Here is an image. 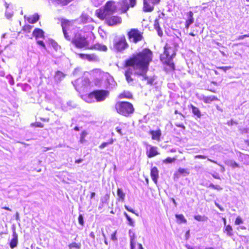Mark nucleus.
<instances>
[{
    "mask_svg": "<svg viewBox=\"0 0 249 249\" xmlns=\"http://www.w3.org/2000/svg\"><path fill=\"white\" fill-rule=\"evenodd\" d=\"M227 124L229 125H234L235 124H237V123L235 122H234V121H233L232 120H231V121L228 122Z\"/></svg>",
    "mask_w": 249,
    "mask_h": 249,
    "instance_id": "052dcab7",
    "label": "nucleus"
},
{
    "mask_svg": "<svg viewBox=\"0 0 249 249\" xmlns=\"http://www.w3.org/2000/svg\"><path fill=\"white\" fill-rule=\"evenodd\" d=\"M178 172L180 174H183L185 176L188 175L189 174V172L185 169L184 168H179L178 170Z\"/></svg>",
    "mask_w": 249,
    "mask_h": 249,
    "instance_id": "58836bf2",
    "label": "nucleus"
},
{
    "mask_svg": "<svg viewBox=\"0 0 249 249\" xmlns=\"http://www.w3.org/2000/svg\"><path fill=\"white\" fill-rule=\"evenodd\" d=\"M242 158H244L245 159H247L248 160H249V155H246V154H242L241 155Z\"/></svg>",
    "mask_w": 249,
    "mask_h": 249,
    "instance_id": "774afa93",
    "label": "nucleus"
},
{
    "mask_svg": "<svg viewBox=\"0 0 249 249\" xmlns=\"http://www.w3.org/2000/svg\"><path fill=\"white\" fill-rule=\"evenodd\" d=\"M78 220V222L80 225H83L84 224V218H83V215L81 214H80L79 215Z\"/></svg>",
    "mask_w": 249,
    "mask_h": 249,
    "instance_id": "09e8293b",
    "label": "nucleus"
},
{
    "mask_svg": "<svg viewBox=\"0 0 249 249\" xmlns=\"http://www.w3.org/2000/svg\"><path fill=\"white\" fill-rule=\"evenodd\" d=\"M37 43L39 45L42 46V47H43L44 48H45V44L42 40H37Z\"/></svg>",
    "mask_w": 249,
    "mask_h": 249,
    "instance_id": "13d9d810",
    "label": "nucleus"
},
{
    "mask_svg": "<svg viewBox=\"0 0 249 249\" xmlns=\"http://www.w3.org/2000/svg\"><path fill=\"white\" fill-rule=\"evenodd\" d=\"M152 52L148 49L142 52L125 61L126 70L124 75H132L133 73L140 75L147 72L149 63L152 61Z\"/></svg>",
    "mask_w": 249,
    "mask_h": 249,
    "instance_id": "f257e3e1",
    "label": "nucleus"
},
{
    "mask_svg": "<svg viewBox=\"0 0 249 249\" xmlns=\"http://www.w3.org/2000/svg\"><path fill=\"white\" fill-rule=\"evenodd\" d=\"M243 223V221L242 219L240 216H238L236 217L235 221V225H238L241 224H242Z\"/></svg>",
    "mask_w": 249,
    "mask_h": 249,
    "instance_id": "a18cd8bd",
    "label": "nucleus"
},
{
    "mask_svg": "<svg viewBox=\"0 0 249 249\" xmlns=\"http://www.w3.org/2000/svg\"><path fill=\"white\" fill-rule=\"evenodd\" d=\"M71 42L77 48H88V42L85 36L79 33L75 34L74 36L72 39Z\"/></svg>",
    "mask_w": 249,
    "mask_h": 249,
    "instance_id": "0eeeda50",
    "label": "nucleus"
},
{
    "mask_svg": "<svg viewBox=\"0 0 249 249\" xmlns=\"http://www.w3.org/2000/svg\"><path fill=\"white\" fill-rule=\"evenodd\" d=\"M61 26L65 38L68 40H70L71 39V36L69 35V31H70L72 27L70 22L68 20H63L61 22Z\"/></svg>",
    "mask_w": 249,
    "mask_h": 249,
    "instance_id": "9d476101",
    "label": "nucleus"
},
{
    "mask_svg": "<svg viewBox=\"0 0 249 249\" xmlns=\"http://www.w3.org/2000/svg\"><path fill=\"white\" fill-rule=\"evenodd\" d=\"M150 134L152 136V139L157 141H160V138L161 136V132L160 129L157 130H151L149 132Z\"/></svg>",
    "mask_w": 249,
    "mask_h": 249,
    "instance_id": "2eb2a0df",
    "label": "nucleus"
},
{
    "mask_svg": "<svg viewBox=\"0 0 249 249\" xmlns=\"http://www.w3.org/2000/svg\"><path fill=\"white\" fill-rule=\"evenodd\" d=\"M69 247L70 249H72L73 248H75V249H79L80 248V246L75 242L72 243L70 244Z\"/></svg>",
    "mask_w": 249,
    "mask_h": 249,
    "instance_id": "c03bdc74",
    "label": "nucleus"
},
{
    "mask_svg": "<svg viewBox=\"0 0 249 249\" xmlns=\"http://www.w3.org/2000/svg\"><path fill=\"white\" fill-rule=\"evenodd\" d=\"M232 231V228L231 225H228L226 226L225 229V231L227 232V234L228 236H232L233 235Z\"/></svg>",
    "mask_w": 249,
    "mask_h": 249,
    "instance_id": "f704fd0d",
    "label": "nucleus"
},
{
    "mask_svg": "<svg viewBox=\"0 0 249 249\" xmlns=\"http://www.w3.org/2000/svg\"><path fill=\"white\" fill-rule=\"evenodd\" d=\"M156 30L157 32L158 35L160 36H161L163 35V33H162V31L161 29L160 28V27L159 28L156 29Z\"/></svg>",
    "mask_w": 249,
    "mask_h": 249,
    "instance_id": "6e6d98bb",
    "label": "nucleus"
},
{
    "mask_svg": "<svg viewBox=\"0 0 249 249\" xmlns=\"http://www.w3.org/2000/svg\"><path fill=\"white\" fill-rule=\"evenodd\" d=\"M117 195L119 197V200L122 202L124 201L125 199V194L123 192V190L121 188H118L117 191Z\"/></svg>",
    "mask_w": 249,
    "mask_h": 249,
    "instance_id": "cd10ccee",
    "label": "nucleus"
},
{
    "mask_svg": "<svg viewBox=\"0 0 249 249\" xmlns=\"http://www.w3.org/2000/svg\"><path fill=\"white\" fill-rule=\"evenodd\" d=\"M33 35L36 37V40L38 38H44V32L40 29L36 28L33 33Z\"/></svg>",
    "mask_w": 249,
    "mask_h": 249,
    "instance_id": "b1692460",
    "label": "nucleus"
},
{
    "mask_svg": "<svg viewBox=\"0 0 249 249\" xmlns=\"http://www.w3.org/2000/svg\"><path fill=\"white\" fill-rule=\"evenodd\" d=\"M154 26L155 29L160 28L158 19H156L155 20Z\"/></svg>",
    "mask_w": 249,
    "mask_h": 249,
    "instance_id": "864d4df0",
    "label": "nucleus"
},
{
    "mask_svg": "<svg viewBox=\"0 0 249 249\" xmlns=\"http://www.w3.org/2000/svg\"><path fill=\"white\" fill-rule=\"evenodd\" d=\"M129 236L130 238V247H134L136 246V235L133 230H129Z\"/></svg>",
    "mask_w": 249,
    "mask_h": 249,
    "instance_id": "f3484780",
    "label": "nucleus"
},
{
    "mask_svg": "<svg viewBox=\"0 0 249 249\" xmlns=\"http://www.w3.org/2000/svg\"><path fill=\"white\" fill-rule=\"evenodd\" d=\"M107 88L108 89H113L116 86V83L112 77L107 79Z\"/></svg>",
    "mask_w": 249,
    "mask_h": 249,
    "instance_id": "a878e982",
    "label": "nucleus"
},
{
    "mask_svg": "<svg viewBox=\"0 0 249 249\" xmlns=\"http://www.w3.org/2000/svg\"><path fill=\"white\" fill-rule=\"evenodd\" d=\"M124 207H125V209L126 210H127L128 211L130 212L133 213H134V211L132 209L129 208L127 206H125Z\"/></svg>",
    "mask_w": 249,
    "mask_h": 249,
    "instance_id": "0e129e2a",
    "label": "nucleus"
},
{
    "mask_svg": "<svg viewBox=\"0 0 249 249\" xmlns=\"http://www.w3.org/2000/svg\"><path fill=\"white\" fill-rule=\"evenodd\" d=\"M78 55L82 59L88 60L89 61H99L98 57L94 54L79 53Z\"/></svg>",
    "mask_w": 249,
    "mask_h": 249,
    "instance_id": "ddd939ff",
    "label": "nucleus"
},
{
    "mask_svg": "<svg viewBox=\"0 0 249 249\" xmlns=\"http://www.w3.org/2000/svg\"><path fill=\"white\" fill-rule=\"evenodd\" d=\"M52 45L53 47L54 48V49H55L56 51H57L59 47V46L58 45V44L56 42H54V41H53L52 43Z\"/></svg>",
    "mask_w": 249,
    "mask_h": 249,
    "instance_id": "5fc2aeb1",
    "label": "nucleus"
},
{
    "mask_svg": "<svg viewBox=\"0 0 249 249\" xmlns=\"http://www.w3.org/2000/svg\"><path fill=\"white\" fill-rule=\"evenodd\" d=\"M104 0H91V1L95 6L97 7L101 5Z\"/></svg>",
    "mask_w": 249,
    "mask_h": 249,
    "instance_id": "4c0bfd02",
    "label": "nucleus"
},
{
    "mask_svg": "<svg viewBox=\"0 0 249 249\" xmlns=\"http://www.w3.org/2000/svg\"><path fill=\"white\" fill-rule=\"evenodd\" d=\"M148 146L150 147V149L146 153L148 158H152L160 154L157 150L158 148L157 147L151 145H149Z\"/></svg>",
    "mask_w": 249,
    "mask_h": 249,
    "instance_id": "dca6fc26",
    "label": "nucleus"
},
{
    "mask_svg": "<svg viewBox=\"0 0 249 249\" xmlns=\"http://www.w3.org/2000/svg\"><path fill=\"white\" fill-rule=\"evenodd\" d=\"M176 159L175 158H172L171 157H168L163 160V162L165 163H171L176 160Z\"/></svg>",
    "mask_w": 249,
    "mask_h": 249,
    "instance_id": "ea45409f",
    "label": "nucleus"
},
{
    "mask_svg": "<svg viewBox=\"0 0 249 249\" xmlns=\"http://www.w3.org/2000/svg\"><path fill=\"white\" fill-rule=\"evenodd\" d=\"M160 0H143V10L149 12L153 11L154 6L158 4Z\"/></svg>",
    "mask_w": 249,
    "mask_h": 249,
    "instance_id": "9b49d317",
    "label": "nucleus"
},
{
    "mask_svg": "<svg viewBox=\"0 0 249 249\" xmlns=\"http://www.w3.org/2000/svg\"><path fill=\"white\" fill-rule=\"evenodd\" d=\"M6 79L8 80V82L11 85H13L14 84V79L10 74L7 75Z\"/></svg>",
    "mask_w": 249,
    "mask_h": 249,
    "instance_id": "37998d69",
    "label": "nucleus"
},
{
    "mask_svg": "<svg viewBox=\"0 0 249 249\" xmlns=\"http://www.w3.org/2000/svg\"><path fill=\"white\" fill-rule=\"evenodd\" d=\"M124 36H116L113 40L114 49L117 52H121L127 47Z\"/></svg>",
    "mask_w": 249,
    "mask_h": 249,
    "instance_id": "6e6552de",
    "label": "nucleus"
},
{
    "mask_svg": "<svg viewBox=\"0 0 249 249\" xmlns=\"http://www.w3.org/2000/svg\"><path fill=\"white\" fill-rule=\"evenodd\" d=\"M88 48L104 52L107 51V48L106 46L99 43H97L94 44V45H92L91 47H88Z\"/></svg>",
    "mask_w": 249,
    "mask_h": 249,
    "instance_id": "5701e85b",
    "label": "nucleus"
},
{
    "mask_svg": "<svg viewBox=\"0 0 249 249\" xmlns=\"http://www.w3.org/2000/svg\"><path fill=\"white\" fill-rule=\"evenodd\" d=\"M150 175L153 181L156 183L159 178V171L157 167H154L151 168Z\"/></svg>",
    "mask_w": 249,
    "mask_h": 249,
    "instance_id": "412c9836",
    "label": "nucleus"
},
{
    "mask_svg": "<svg viewBox=\"0 0 249 249\" xmlns=\"http://www.w3.org/2000/svg\"><path fill=\"white\" fill-rule=\"evenodd\" d=\"M130 2V4L131 7H134L136 2V0H129Z\"/></svg>",
    "mask_w": 249,
    "mask_h": 249,
    "instance_id": "bf43d9fd",
    "label": "nucleus"
},
{
    "mask_svg": "<svg viewBox=\"0 0 249 249\" xmlns=\"http://www.w3.org/2000/svg\"><path fill=\"white\" fill-rule=\"evenodd\" d=\"M18 243V234L16 233V231H14L13 232V238L11 239L10 243V247L12 249H14L17 247Z\"/></svg>",
    "mask_w": 249,
    "mask_h": 249,
    "instance_id": "6ab92c4d",
    "label": "nucleus"
},
{
    "mask_svg": "<svg viewBox=\"0 0 249 249\" xmlns=\"http://www.w3.org/2000/svg\"><path fill=\"white\" fill-rule=\"evenodd\" d=\"M120 98L126 97L127 98H130L132 97V95L129 92H127L126 93H124L121 94L120 95Z\"/></svg>",
    "mask_w": 249,
    "mask_h": 249,
    "instance_id": "49530a36",
    "label": "nucleus"
},
{
    "mask_svg": "<svg viewBox=\"0 0 249 249\" xmlns=\"http://www.w3.org/2000/svg\"><path fill=\"white\" fill-rule=\"evenodd\" d=\"M195 159H205L207 158V156L204 155H197L195 156Z\"/></svg>",
    "mask_w": 249,
    "mask_h": 249,
    "instance_id": "4d7b16f0",
    "label": "nucleus"
},
{
    "mask_svg": "<svg viewBox=\"0 0 249 249\" xmlns=\"http://www.w3.org/2000/svg\"><path fill=\"white\" fill-rule=\"evenodd\" d=\"M225 164L234 168L239 167V164L233 160H227L225 161Z\"/></svg>",
    "mask_w": 249,
    "mask_h": 249,
    "instance_id": "7c9ffc66",
    "label": "nucleus"
},
{
    "mask_svg": "<svg viewBox=\"0 0 249 249\" xmlns=\"http://www.w3.org/2000/svg\"><path fill=\"white\" fill-rule=\"evenodd\" d=\"M65 75L63 72L59 71H57L55 72L54 76V82L57 83L61 82L65 78Z\"/></svg>",
    "mask_w": 249,
    "mask_h": 249,
    "instance_id": "aec40b11",
    "label": "nucleus"
},
{
    "mask_svg": "<svg viewBox=\"0 0 249 249\" xmlns=\"http://www.w3.org/2000/svg\"><path fill=\"white\" fill-rule=\"evenodd\" d=\"M124 215L125 216V217H126L127 221H128V224L132 227H134L135 226V222L133 220V219H132L129 216V215L126 213H124Z\"/></svg>",
    "mask_w": 249,
    "mask_h": 249,
    "instance_id": "72a5a7b5",
    "label": "nucleus"
},
{
    "mask_svg": "<svg viewBox=\"0 0 249 249\" xmlns=\"http://www.w3.org/2000/svg\"><path fill=\"white\" fill-rule=\"evenodd\" d=\"M215 205L217 208H218L220 209L221 211L223 212L224 211V208L222 207L220 205H219L217 203L215 202Z\"/></svg>",
    "mask_w": 249,
    "mask_h": 249,
    "instance_id": "680f3d73",
    "label": "nucleus"
},
{
    "mask_svg": "<svg viewBox=\"0 0 249 249\" xmlns=\"http://www.w3.org/2000/svg\"><path fill=\"white\" fill-rule=\"evenodd\" d=\"M176 217L178 220L180 221V223H185L187 222L186 219L185 218L183 214H176Z\"/></svg>",
    "mask_w": 249,
    "mask_h": 249,
    "instance_id": "e433bc0d",
    "label": "nucleus"
},
{
    "mask_svg": "<svg viewBox=\"0 0 249 249\" xmlns=\"http://www.w3.org/2000/svg\"><path fill=\"white\" fill-rule=\"evenodd\" d=\"M109 92L106 90H96L88 94L81 96L82 98L87 103H92L95 101H104L108 96Z\"/></svg>",
    "mask_w": 249,
    "mask_h": 249,
    "instance_id": "20e7f679",
    "label": "nucleus"
},
{
    "mask_svg": "<svg viewBox=\"0 0 249 249\" xmlns=\"http://www.w3.org/2000/svg\"><path fill=\"white\" fill-rule=\"evenodd\" d=\"M129 38L131 41L137 43L142 40V36L141 32L137 29H131L128 33Z\"/></svg>",
    "mask_w": 249,
    "mask_h": 249,
    "instance_id": "1a4fd4ad",
    "label": "nucleus"
},
{
    "mask_svg": "<svg viewBox=\"0 0 249 249\" xmlns=\"http://www.w3.org/2000/svg\"><path fill=\"white\" fill-rule=\"evenodd\" d=\"M114 142V140L113 139H110L107 142H104L101 144L99 146V148L101 149H103L106 147H107L109 144H112Z\"/></svg>",
    "mask_w": 249,
    "mask_h": 249,
    "instance_id": "473e14b6",
    "label": "nucleus"
},
{
    "mask_svg": "<svg viewBox=\"0 0 249 249\" xmlns=\"http://www.w3.org/2000/svg\"><path fill=\"white\" fill-rule=\"evenodd\" d=\"M72 83L75 89L79 93L87 91L90 84L89 79L85 77L78 78Z\"/></svg>",
    "mask_w": 249,
    "mask_h": 249,
    "instance_id": "423d86ee",
    "label": "nucleus"
},
{
    "mask_svg": "<svg viewBox=\"0 0 249 249\" xmlns=\"http://www.w3.org/2000/svg\"><path fill=\"white\" fill-rule=\"evenodd\" d=\"M78 20L79 23H86L92 21V19L87 14L82 13Z\"/></svg>",
    "mask_w": 249,
    "mask_h": 249,
    "instance_id": "a211bd4d",
    "label": "nucleus"
},
{
    "mask_svg": "<svg viewBox=\"0 0 249 249\" xmlns=\"http://www.w3.org/2000/svg\"><path fill=\"white\" fill-rule=\"evenodd\" d=\"M125 76L127 83L130 85H132L133 84V79L131 77V75H125Z\"/></svg>",
    "mask_w": 249,
    "mask_h": 249,
    "instance_id": "79ce46f5",
    "label": "nucleus"
},
{
    "mask_svg": "<svg viewBox=\"0 0 249 249\" xmlns=\"http://www.w3.org/2000/svg\"><path fill=\"white\" fill-rule=\"evenodd\" d=\"M142 80H146L147 84L152 85L154 84V81L155 80V77H148L146 75V73L143 75H142Z\"/></svg>",
    "mask_w": 249,
    "mask_h": 249,
    "instance_id": "393cba45",
    "label": "nucleus"
},
{
    "mask_svg": "<svg viewBox=\"0 0 249 249\" xmlns=\"http://www.w3.org/2000/svg\"><path fill=\"white\" fill-rule=\"evenodd\" d=\"M176 55L174 48L166 45L164 47V53L160 55V60L164 64V70L166 72L173 71L175 69L173 59Z\"/></svg>",
    "mask_w": 249,
    "mask_h": 249,
    "instance_id": "7ed1b4c3",
    "label": "nucleus"
},
{
    "mask_svg": "<svg viewBox=\"0 0 249 249\" xmlns=\"http://www.w3.org/2000/svg\"><path fill=\"white\" fill-rule=\"evenodd\" d=\"M202 100L205 103L210 104L212 102L218 100V98L213 95L210 96H203Z\"/></svg>",
    "mask_w": 249,
    "mask_h": 249,
    "instance_id": "bb28decb",
    "label": "nucleus"
},
{
    "mask_svg": "<svg viewBox=\"0 0 249 249\" xmlns=\"http://www.w3.org/2000/svg\"><path fill=\"white\" fill-rule=\"evenodd\" d=\"M2 1L4 2V5H5V7L6 8V9H9L10 8H11V6H13L12 4H11V3H8L5 0H2Z\"/></svg>",
    "mask_w": 249,
    "mask_h": 249,
    "instance_id": "603ef678",
    "label": "nucleus"
},
{
    "mask_svg": "<svg viewBox=\"0 0 249 249\" xmlns=\"http://www.w3.org/2000/svg\"><path fill=\"white\" fill-rule=\"evenodd\" d=\"M68 107H69V109L75 108L76 107V104H75L72 101H69L67 103Z\"/></svg>",
    "mask_w": 249,
    "mask_h": 249,
    "instance_id": "de8ad7c7",
    "label": "nucleus"
},
{
    "mask_svg": "<svg viewBox=\"0 0 249 249\" xmlns=\"http://www.w3.org/2000/svg\"><path fill=\"white\" fill-rule=\"evenodd\" d=\"M106 19V22L107 24L109 26H114L117 24H119L122 22V19L120 17L112 16H108L106 18H104Z\"/></svg>",
    "mask_w": 249,
    "mask_h": 249,
    "instance_id": "f8f14e48",
    "label": "nucleus"
},
{
    "mask_svg": "<svg viewBox=\"0 0 249 249\" xmlns=\"http://www.w3.org/2000/svg\"><path fill=\"white\" fill-rule=\"evenodd\" d=\"M214 189L220 191L222 190V188L218 185H215Z\"/></svg>",
    "mask_w": 249,
    "mask_h": 249,
    "instance_id": "69168bd1",
    "label": "nucleus"
},
{
    "mask_svg": "<svg viewBox=\"0 0 249 249\" xmlns=\"http://www.w3.org/2000/svg\"><path fill=\"white\" fill-rule=\"evenodd\" d=\"M129 8L127 0H122L117 3V5L113 0H109L104 7L97 10L96 14L100 19H104L106 17L116 12L118 8L120 9L123 13H125Z\"/></svg>",
    "mask_w": 249,
    "mask_h": 249,
    "instance_id": "f03ea898",
    "label": "nucleus"
},
{
    "mask_svg": "<svg viewBox=\"0 0 249 249\" xmlns=\"http://www.w3.org/2000/svg\"><path fill=\"white\" fill-rule=\"evenodd\" d=\"M117 231H115L111 235V239L113 241H117V238L116 236Z\"/></svg>",
    "mask_w": 249,
    "mask_h": 249,
    "instance_id": "8fccbe9b",
    "label": "nucleus"
},
{
    "mask_svg": "<svg viewBox=\"0 0 249 249\" xmlns=\"http://www.w3.org/2000/svg\"><path fill=\"white\" fill-rule=\"evenodd\" d=\"M194 218L198 221H203L204 218L200 215H197L194 216Z\"/></svg>",
    "mask_w": 249,
    "mask_h": 249,
    "instance_id": "3c124183",
    "label": "nucleus"
},
{
    "mask_svg": "<svg viewBox=\"0 0 249 249\" xmlns=\"http://www.w3.org/2000/svg\"><path fill=\"white\" fill-rule=\"evenodd\" d=\"M185 236V238L186 240H188L189 238V237H190V231L189 230H188L186 231Z\"/></svg>",
    "mask_w": 249,
    "mask_h": 249,
    "instance_id": "e2e57ef3",
    "label": "nucleus"
},
{
    "mask_svg": "<svg viewBox=\"0 0 249 249\" xmlns=\"http://www.w3.org/2000/svg\"><path fill=\"white\" fill-rule=\"evenodd\" d=\"M87 133L86 131H83L81 133L80 135V138L79 140V142L81 143H84L86 142V140H85V137L87 135Z\"/></svg>",
    "mask_w": 249,
    "mask_h": 249,
    "instance_id": "c9c22d12",
    "label": "nucleus"
},
{
    "mask_svg": "<svg viewBox=\"0 0 249 249\" xmlns=\"http://www.w3.org/2000/svg\"><path fill=\"white\" fill-rule=\"evenodd\" d=\"M193 15L194 14L192 11H189L186 14L187 18L185 22V28L187 29H188L190 26L194 22Z\"/></svg>",
    "mask_w": 249,
    "mask_h": 249,
    "instance_id": "4468645a",
    "label": "nucleus"
},
{
    "mask_svg": "<svg viewBox=\"0 0 249 249\" xmlns=\"http://www.w3.org/2000/svg\"><path fill=\"white\" fill-rule=\"evenodd\" d=\"M33 26L30 25H26L23 26V30L25 32L30 33Z\"/></svg>",
    "mask_w": 249,
    "mask_h": 249,
    "instance_id": "a19ab883",
    "label": "nucleus"
},
{
    "mask_svg": "<svg viewBox=\"0 0 249 249\" xmlns=\"http://www.w3.org/2000/svg\"><path fill=\"white\" fill-rule=\"evenodd\" d=\"M24 18L25 19H26L27 20V21H28L29 23H31V24H34V23L36 22L38 20V19L39 18V16L38 15V14L36 13L30 17H27V18H26V16H25Z\"/></svg>",
    "mask_w": 249,
    "mask_h": 249,
    "instance_id": "4be33fe9",
    "label": "nucleus"
},
{
    "mask_svg": "<svg viewBox=\"0 0 249 249\" xmlns=\"http://www.w3.org/2000/svg\"><path fill=\"white\" fill-rule=\"evenodd\" d=\"M116 131L119 133L121 135H122V131H121V128L118 126L116 127Z\"/></svg>",
    "mask_w": 249,
    "mask_h": 249,
    "instance_id": "338daca9",
    "label": "nucleus"
},
{
    "mask_svg": "<svg viewBox=\"0 0 249 249\" xmlns=\"http://www.w3.org/2000/svg\"><path fill=\"white\" fill-rule=\"evenodd\" d=\"M117 112L122 115L128 116L133 113L134 108L133 105L127 102H119L115 105Z\"/></svg>",
    "mask_w": 249,
    "mask_h": 249,
    "instance_id": "39448f33",
    "label": "nucleus"
},
{
    "mask_svg": "<svg viewBox=\"0 0 249 249\" xmlns=\"http://www.w3.org/2000/svg\"><path fill=\"white\" fill-rule=\"evenodd\" d=\"M191 107L193 113L197 117L200 118L201 116V114L199 109L192 105H191Z\"/></svg>",
    "mask_w": 249,
    "mask_h": 249,
    "instance_id": "c85d7f7f",
    "label": "nucleus"
},
{
    "mask_svg": "<svg viewBox=\"0 0 249 249\" xmlns=\"http://www.w3.org/2000/svg\"><path fill=\"white\" fill-rule=\"evenodd\" d=\"M52 2L62 5H66L72 0H51Z\"/></svg>",
    "mask_w": 249,
    "mask_h": 249,
    "instance_id": "2f4dec72",
    "label": "nucleus"
},
{
    "mask_svg": "<svg viewBox=\"0 0 249 249\" xmlns=\"http://www.w3.org/2000/svg\"><path fill=\"white\" fill-rule=\"evenodd\" d=\"M11 8H10L9 9H6L5 12V16L6 18H7L8 19L12 18V17L13 16V13H14V12L13 11V6H11Z\"/></svg>",
    "mask_w": 249,
    "mask_h": 249,
    "instance_id": "c756f323",
    "label": "nucleus"
}]
</instances>
